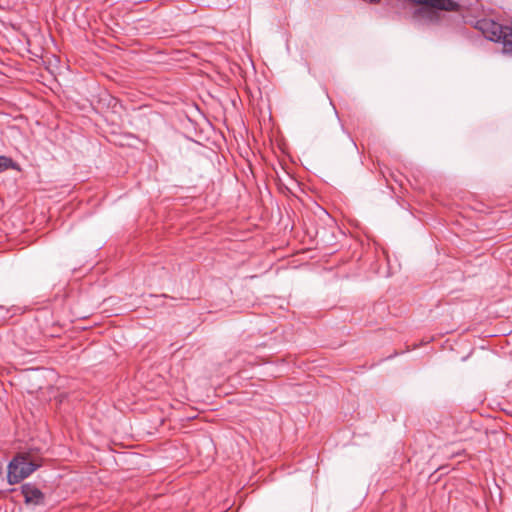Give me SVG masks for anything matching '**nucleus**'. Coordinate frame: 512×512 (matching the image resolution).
<instances>
[{"instance_id":"1","label":"nucleus","mask_w":512,"mask_h":512,"mask_svg":"<svg viewBox=\"0 0 512 512\" xmlns=\"http://www.w3.org/2000/svg\"><path fill=\"white\" fill-rule=\"evenodd\" d=\"M478 28L490 41H498L502 38L503 52L512 55V27L503 30L493 21L482 20L478 22Z\"/></svg>"},{"instance_id":"2","label":"nucleus","mask_w":512,"mask_h":512,"mask_svg":"<svg viewBox=\"0 0 512 512\" xmlns=\"http://www.w3.org/2000/svg\"><path fill=\"white\" fill-rule=\"evenodd\" d=\"M38 467L39 465L31 461L27 455L19 454L8 465V482L10 484L19 483L31 475Z\"/></svg>"},{"instance_id":"3","label":"nucleus","mask_w":512,"mask_h":512,"mask_svg":"<svg viewBox=\"0 0 512 512\" xmlns=\"http://www.w3.org/2000/svg\"><path fill=\"white\" fill-rule=\"evenodd\" d=\"M21 491L27 505L40 506L45 504V495L34 484H24Z\"/></svg>"},{"instance_id":"4","label":"nucleus","mask_w":512,"mask_h":512,"mask_svg":"<svg viewBox=\"0 0 512 512\" xmlns=\"http://www.w3.org/2000/svg\"><path fill=\"white\" fill-rule=\"evenodd\" d=\"M9 169L19 170L20 167L12 158L0 155V173Z\"/></svg>"}]
</instances>
